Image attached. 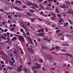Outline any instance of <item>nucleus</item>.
<instances>
[{"label": "nucleus", "mask_w": 73, "mask_h": 73, "mask_svg": "<svg viewBox=\"0 0 73 73\" xmlns=\"http://www.w3.org/2000/svg\"><path fill=\"white\" fill-rule=\"evenodd\" d=\"M26 7H27V6H23V8H26Z\"/></svg>", "instance_id": "59"}, {"label": "nucleus", "mask_w": 73, "mask_h": 73, "mask_svg": "<svg viewBox=\"0 0 73 73\" xmlns=\"http://www.w3.org/2000/svg\"><path fill=\"white\" fill-rule=\"evenodd\" d=\"M61 39L62 40H64V36L62 37Z\"/></svg>", "instance_id": "55"}, {"label": "nucleus", "mask_w": 73, "mask_h": 73, "mask_svg": "<svg viewBox=\"0 0 73 73\" xmlns=\"http://www.w3.org/2000/svg\"><path fill=\"white\" fill-rule=\"evenodd\" d=\"M18 3L19 4H21L22 3H21V1L20 0L18 1Z\"/></svg>", "instance_id": "36"}, {"label": "nucleus", "mask_w": 73, "mask_h": 73, "mask_svg": "<svg viewBox=\"0 0 73 73\" xmlns=\"http://www.w3.org/2000/svg\"><path fill=\"white\" fill-rule=\"evenodd\" d=\"M35 69H36V66L33 67L32 68V70H35Z\"/></svg>", "instance_id": "25"}, {"label": "nucleus", "mask_w": 73, "mask_h": 73, "mask_svg": "<svg viewBox=\"0 0 73 73\" xmlns=\"http://www.w3.org/2000/svg\"><path fill=\"white\" fill-rule=\"evenodd\" d=\"M11 66H12V65H13L14 63L13 62H9Z\"/></svg>", "instance_id": "21"}, {"label": "nucleus", "mask_w": 73, "mask_h": 73, "mask_svg": "<svg viewBox=\"0 0 73 73\" xmlns=\"http://www.w3.org/2000/svg\"><path fill=\"white\" fill-rule=\"evenodd\" d=\"M22 70V66H20V68L18 67L17 70V72H21Z\"/></svg>", "instance_id": "3"}, {"label": "nucleus", "mask_w": 73, "mask_h": 73, "mask_svg": "<svg viewBox=\"0 0 73 73\" xmlns=\"http://www.w3.org/2000/svg\"><path fill=\"white\" fill-rule=\"evenodd\" d=\"M30 42L31 44H32V45H33V42L32 41V40H31L30 41Z\"/></svg>", "instance_id": "39"}, {"label": "nucleus", "mask_w": 73, "mask_h": 73, "mask_svg": "<svg viewBox=\"0 0 73 73\" xmlns=\"http://www.w3.org/2000/svg\"><path fill=\"white\" fill-rule=\"evenodd\" d=\"M60 31V30H57L56 32V33H58V32H59Z\"/></svg>", "instance_id": "42"}, {"label": "nucleus", "mask_w": 73, "mask_h": 73, "mask_svg": "<svg viewBox=\"0 0 73 73\" xmlns=\"http://www.w3.org/2000/svg\"><path fill=\"white\" fill-rule=\"evenodd\" d=\"M3 13L6 14V15H9V14L8 13H5V12H3Z\"/></svg>", "instance_id": "44"}, {"label": "nucleus", "mask_w": 73, "mask_h": 73, "mask_svg": "<svg viewBox=\"0 0 73 73\" xmlns=\"http://www.w3.org/2000/svg\"><path fill=\"white\" fill-rule=\"evenodd\" d=\"M17 40V39L16 38V37L15 36L14 37H13L12 39V41H14V40Z\"/></svg>", "instance_id": "15"}, {"label": "nucleus", "mask_w": 73, "mask_h": 73, "mask_svg": "<svg viewBox=\"0 0 73 73\" xmlns=\"http://www.w3.org/2000/svg\"><path fill=\"white\" fill-rule=\"evenodd\" d=\"M46 8L48 10H50V7H46Z\"/></svg>", "instance_id": "47"}, {"label": "nucleus", "mask_w": 73, "mask_h": 73, "mask_svg": "<svg viewBox=\"0 0 73 73\" xmlns=\"http://www.w3.org/2000/svg\"><path fill=\"white\" fill-rule=\"evenodd\" d=\"M8 41H6L5 42V43H8Z\"/></svg>", "instance_id": "63"}, {"label": "nucleus", "mask_w": 73, "mask_h": 73, "mask_svg": "<svg viewBox=\"0 0 73 73\" xmlns=\"http://www.w3.org/2000/svg\"><path fill=\"white\" fill-rule=\"evenodd\" d=\"M43 0H38V2H41V1H43Z\"/></svg>", "instance_id": "57"}, {"label": "nucleus", "mask_w": 73, "mask_h": 73, "mask_svg": "<svg viewBox=\"0 0 73 73\" xmlns=\"http://www.w3.org/2000/svg\"><path fill=\"white\" fill-rule=\"evenodd\" d=\"M38 32V33H40V32H41V30L40 29H38V30L37 31Z\"/></svg>", "instance_id": "45"}, {"label": "nucleus", "mask_w": 73, "mask_h": 73, "mask_svg": "<svg viewBox=\"0 0 73 73\" xmlns=\"http://www.w3.org/2000/svg\"><path fill=\"white\" fill-rule=\"evenodd\" d=\"M57 16L59 17H61V14H59L57 15Z\"/></svg>", "instance_id": "26"}, {"label": "nucleus", "mask_w": 73, "mask_h": 73, "mask_svg": "<svg viewBox=\"0 0 73 73\" xmlns=\"http://www.w3.org/2000/svg\"><path fill=\"white\" fill-rule=\"evenodd\" d=\"M45 49H46L47 50H48V49H49V48L47 46H45Z\"/></svg>", "instance_id": "33"}, {"label": "nucleus", "mask_w": 73, "mask_h": 73, "mask_svg": "<svg viewBox=\"0 0 73 73\" xmlns=\"http://www.w3.org/2000/svg\"><path fill=\"white\" fill-rule=\"evenodd\" d=\"M23 28L26 31V32H29V30L28 29H27V26L24 25L23 26Z\"/></svg>", "instance_id": "6"}, {"label": "nucleus", "mask_w": 73, "mask_h": 73, "mask_svg": "<svg viewBox=\"0 0 73 73\" xmlns=\"http://www.w3.org/2000/svg\"><path fill=\"white\" fill-rule=\"evenodd\" d=\"M50 14L51 15H53L54 16H55L56 15H55V13L53 12H52L50 13Z\"/></svg>", "instance_id": "17"}, {"label": "nucleus", "mask_w": 73, "mask_h": 73, "mask_svg": "<svg viewBox=\"0 0 73 73\" xmlns=\"http://www.w3.org/2000/svg\"><path fill=\"white\" fill-rule=\"evenodd\" d=\"M48 28H46V30H45V32H48Z\"/></svg>", "instance_id": "53"}, {"label": "nucleus", "mask_w": 73, "mask_h": 73, "mask_svg": "<svg viewBox=\"0 0 73 73\" xmlns=\"http://www.w3.org/2000/svg\"><path fill=\"white\" fill-rule=\"evenodd\" d=\"M17 11H22V10H21V9L19 8H17Z\"/></svg>", "instance_id": "37"}, {"label": "nucleus", "mask_w": 73, "mask_h": 73, "mask_svg": "<svg viewBox=\"0 0 73 73\" xmlns=\"http://www.w3.org/2000/svg\"><path fill=\"white\" fill-rule=\"evenodd\" d=\"M64 26L65 27H66L68 26V25H69V23H68V22H66V23H63Z\"/></svg>", "instance_id": "8"}, {"label": "nucleus", "mask_w": 73, "mask_h": 73, "mask_svg": "<svg viewBox=\"0 0 73 73\" xmlns=\"http://www.w3.org/2000/svg\"><path fill=\"white\" fill-rule=\"evenodd\" d=\"M33 5L34 7H36V8H38V6L37 5L35 4H33Z\"/></svg>", "instance_id": "16"}, {"label": "nucleus", "mask_w": 73, "mask_h": 73, "mask_svg": "<svg viewBox=\"0 0 73 73\" xmlns=\"http://www.w3.org/2000/svg\"><path fill=\"white\" fill-rule=\"evenodd\" d=\"M19 40L21 41V42L23 43V42H24V37L22 36H19Z\"/></svg>", "instance_id": "1"}, {"label": "nucleus", "mask_w": 73, "mask_h": 73, "mask_svg": "<svg viewBox=\"0 0 73 73\" xmlns=\"http://www.w3.org/2000/svg\"><path fill=\"white\" fill-rule=\"evenodd\" d=\"M30 19L31 20V22H32V23H33V21H34L35 20V18H30Z\"/></svg>", "instance_id": "18"}, {"label": "nucleus", "mask_w": 73, "mask_h": 73, "mask_svg": "<svg viewBox=\"0 0 73 73\" xmlns=\"http://www.w3.org/2000/svg\"><path fill=\"white\" fill-rule=\"evenodd\" d=\"M65 55H66V56H68L71 57H72V55L69 54L68 53H65Z\"/></svg>", "instance_id": "14"}, {"label": "nucleus", "mask_w": 73, "mask_h": 73, "mask_svg": "<svg viewBox=\"0 0 73 73\" xmlns=\"http://www.w3.org/2000/svg\"><path fill=\"white\" fill-rule=\"evenodd\" d=\"M51 19L52 20H56V15L55 16H54L53 17H52L51 18Z\"/></svg>", "instance_id": "11"}, {"label": "nucleus", "mask_w": 73, "mask_h": 73, "mask_svg": "<svg viewBox=\"0 0 73 73\" xmlns=\"http://www.w3.org/2000/svg\"><path fill=\"white\" fill-rule=\"evenodd\" d=\"M40 31L41 32H44V30H43L42 29H40Z\"/></svg>", "instance_id": "51"}, {"label": "nucleus", "mask_w": 73, "mask_h": 73, "mask_svg": "<svg viewBox=\"0 0 73 73\" xmlns=\"http://www.w3.org/2000/svg\"><path fill=\"white\" fill-rule=\"evenodd\" d=\"M42 70H45V68L44 67H43L42 68Z\"/></svg>", "instance_id": "58"}, {"label": "nucleus", "mask_w": 73, "mask_h": 73, "mask_svg": "<svg viewBox=\"0 0 73 73\" xmlns=\"http://www.w3.org/2000/svg\"><path fill=\"white\" fill-rule=\"evenodd\" d=\"M43 12L42 11H41L40 13V14L41 15H42V16H43L44 15L43 14Z\"/></svg>", "instance_id": "28"}, {"label": "nucleus", "mask_w": 73, "mask_h": 73, "mask_svg": "<svg viewBox=\"0 0 73 73\" xmlns=\"http://www.w3.org/2000/svg\"><path fill=\"white\" fill-rule=\"evenodd\" d=\"M28 51L30 52L31 53H33L34 52L33 50L31 48H29L28 49Z\"/></svg>", "instance_id": "5"}, {"label": "nucleus", "mask_w": 73, "mask_h": 73, "mask_svg": "<svg viewBox=\"0 0 73 73\" xmlns=\"http://www.w3.org/2000/svg\"><path fill=\"white\" fill-rule=\"evenodd\" d=\"M51 70H54L55 68H54L52 67L51 68Z\"/></svg>", "instance_id": "48"}, {"label": "nucleus", "mask_w": 73, "mask_h": 73, "mask_svg": "<svg viewBox=\"0 0 73 73\" xmlns=\"http://www.w3.org/2000/svg\"><path fill=\"white\" fill-rule=\"evenodd\" d=\"M7 31V29H6L4 31V32H6Z\"/></svg>", "instance_id": "54"}, {"label": "nucleus", "mask_w": 73, "mask_h": 73, "mask_svg": "<svg viewBox=\"0 0 73 73\" xmlns=\"http://www.w3.org/2000/svg\"><path fill=\"white\" fill-rule=\"evenodd\" d=\"M8 68L9 69H10V70H12V69H13V68L11 67H8Z\"/></svg>", "instance_id": "27"}, {"label": "nucleus", "mask_w": 73, "mask_h": 73, "mask_svg": "<svg viewBox=\"0 0 73 73\" xmlns=\"http://www.w3.org/2000/svg\"><path fill=\"white\" fill-rule=\"evenodd\" d=\"M20 50L21 53L22 54H24V53L23 52V50H22V49L21 48H20Z\"/></svg>", "instance_id": "20"}, {"label": "nucleus", "mask_w": 73, "mask_h": 73, "mask_svg": "<svg viewBox=\"0 0 73 73\" xmlns=\"http://www.w3.org/2000/svg\"><path fill=\"white\" fill-rule=\"evenodd\" d=\"M9 58L8 56L7 55L5 56H3V59H7V60Z\"/></svg>", "instance_id": "9"}, {"label": "nucleus", "mask_w": 73, "mask_h": 73, "mask_svg": "<svg viewBox=\"0 0 73 73\" xmlns=\"http://www.w3.org/2000/svg\"><path fill=\"white\" fill-rule=\"evenodd\" d=\"M52 50H54V49H55V48H54V47H53V48H52Z\"/></svg>", "instance_id": "64"}, {"label": "nucleus", "mask_w": 73, "mask_h": 73, "mask_svg": "<svg viewBox=\"0 0 73 73\" xmlns=\"http://www.w3.org/2000/svg\"><path fill=\"white\" fill-rule=\"evenodd\" d=\"M46 57H47L49 60H51L52 59V57L50 56V54H46Z\"/></svg>", "instance_id": "4"}, {"label": "nucleus", "mask_w": 73, "mask_h": 73, "mask_svg": "<svg viewBox=\"0 0 73 73\" xmlns=\"http://www.w3.org/2000/svg\"><path fill=\"white\" fill-rule=\"evenodd\" d=\"M35 67L36 68H37V69H40V68H41V66H40V65L38 64V63H36Z\"/></svg>", "instance_id": "7"}, {"label": "nucleus", "mask_w": 73, "mask_h": 73, "mask_svg": "<svg viewBox=\"0 0 73 73\" xmlns=\"http://www.w3.org/2000/svg\"><path fill=\"white\" fill-rule=\"evenodd\" d=\"M27 4L28 5H31L32 4V2H31L30 1H29L28 2H27Z\"/></svg>", "instance_id": "12"}, {"label": "nucleus", "mask_w": 73, "mask_h": 73, "mask_svg": "<svg viewBox=\"0 0 73 73\" xmlns=\"http://www.w3.org/2000/svg\"><path fill=\"white\" fill-rule=\"evenodd\" d=\"M73 11H70V14H72V12Z\"/></svg>", "instance_id": "62"}, {"label": "nucleus", "mask_w": 73, "mask_h": 73, "mask_svg": "<svg viewBox=\"0 0 73 73\" xmlns=\"http://www.w3.org/2000/svg\"><path fill=\"white\" fill-rule=\"evenodd\" d=\"M37 35L38 36H43V33H39L37 34Z\"/></svg>", "instance_id": "10"}, {"label": "nucleus", "mask_w": 73, "mask_h": 73, "mask_svg": "<svg viewBox=\"0 0 73 73\" xmlns=\"http://www.w3.org/2000/svg\"><path fill=\"white\" fill-rule=\"evenodd\" d=\"M29 11L31 12H35V11L33 10H30Z\"/></svg>", "instance_id": "31"}, {"label": "nucleus", "mask_w": 73, "mask_h": 73, "mask_svg": "<svg viewBox=\"0 0 73 73\" xmlns=\"http://www.w3.org/2000/svg\"><path fill=\"white\" fill-rule=\"evenodd\" d=\"M44 40L47 41V40H48V38H43Z\"/></svg>", "instance_id": "22"}, {"label": "nucleus", "mask_w": 73, "mask_h": 73, "mask_svg": "<svg viewBox=\"0 0 73 73\" xmlns=\"http://www.w3.org/2000/svg\"><path fill=\"white\" fill-rule=\"evenodd\" d=\"M62 36V34H58V36Z\"/></svg>", "instance_id": "52"}, {"label": "nucleus", "mask_w": 73, "mask_h": 73, "mask_svg": "<svg viewBox=\"0 0 73 73\" xmlns=\"http://www.w3.org/2000/svg\"><path fill=\"white\" fill-rule=\"evenodd\" d=\"M11 31H13V30H14V28L13 27V28H11Z\"/></svg>", "instance_id": "46"}, {"label": "nucleus", "mask_w": 73, "mask_h": 73, "mask_svg": "<svg viewBox=\"0 0 73 73\" xmlns=\"http://www.w3.org/2000/svg\"><path fill=\"white\" fill-rule=\"evenodd\" d=\"M69 3V1H66V4H68V3Z\"/></svg>", "instance_id": "56"}, {"label": "nucleus", "mask_w": 73, "mask_h": 73, "mask_svg": "<svg viewBox=\"0 0 73 73\" xmlns=\"http://www.w3.org/2000/svg\"><path fill=\"white\" fill-rule=\"evenodd\" d=\"M7 40H8V41H9V37L8 36L7 37Z\"/></svg>", "instance_id": "60"}, {"label": "nucleus", "mask_w": 73, "mask_h": 73, "mask_svg": "<svg viewBox=\"0 0 73 73\" xmlns=\"http://www.w3.org/2000/svg\"><path fill=\"white\" fill-rule=\"evenodd\" d=\"M62 14L63 16H66V14H65V13H62Z\"/></svg>", "instance_id": "50"}, {"label": "nucleus", "mask_w": 73, "mask_h": 73, "mask_svg": "<svg viewBox=\"0 0 73 73\" xmlns=\"http://www.w3.org/2000/svg\"><path fill=\"white\" fill-rule=\"evenodd\" d=\"M68 21L69 22V23H70V24H71V25L72 24L73 22L72 21H70V20L68 19Z\"/></svg>", "instance_id": "19"}, {"label": "nucleus", "mask_w": 73, "mask_h": 73, "mask_svg": "<svg viewBox=\"0 0 73 73\" xmlns=\"http://www.w3.org/2000/svg\"><path fill=\"white\" fill-rule=\"evenodd\" d=\"M27 15H28V16H30V17H31V14H30V13H27Z\"/></svg>", "instance_id": "30"}, {"label": "nucleus", "mask_w": 73, "mask_h": 73, "mask_svg": "<svg viewBox=\"0 0 73 73\" xmlns=\"http://www.w3.org/2000/svg\"><path fill=\"white\" fill-rule=\"evenodd\" d=\"M43 16H44V17H48V15L45 14L44 15H43Z\"/></svg>", "instance_id": "49"}, {"label": "nucleus", "mask_w": 73, "mask_h": 73, "mask_svg": "<svg viewBox=\"0 0 73 73\" xmlns=\"http://www.w3.org/2000/svg\"><path fill=\"white\" fill-rule=\"evenodd\" d=\"M55 48H56V49H59V46H55Z\"/></svg>", "instance_id": "41"}, {"label": "nucleus", "mask_w": 73, "mask_h": 73, "mask_svg": "<svg viewBox=\"0 0 73 73\" xmlns=\"http://www.w3.org/2000/svg\"><path fill=\"white\" fill-rule=\"evenodd\" d=\"M25 71V72H26V73H28V70H27V69L25 68L24 69Z\"/></svg>", "instance_id": "35"}, {"label": "nucleus", "mask_w": 73, "mask_h": 73, "mask_svg": "<svg viewBox=\"0 0 73 73\" xmlns=\"http://www.w3.org/2000/svg\"><path fill=\"white\" fill-rule=\"evenodd\" d=\"M5 37V36L3 35L1 36H0V38H3V39Z\"/></svg>", "instance_id": "32"}, {"label": "nucleus", "mask_w": 73, "mask_h": 73, "mask_svg": "<svg viewBox=\"0 0 73 73\" xmlns=\"http://www.w3.org/2000/svg\"><path fill=\"white\" fill-rule=\"evenodd\" d=\"M39 61L40 62H42L43 61V60H42L41 59H40L39 60Z\"/></svg>", "instance_id": "38"}, {"label": "nucleus", "mask_w": 73, "mask_h": 73, "mask_svg": "<svg viewBox=\"0 0 73 73\" xmlns=\"http://www.w3.org/2000/svg\"><path fill=\"white\" fill-rule=\"evenodd\" d=\"M39 6L40 7V8H43V6L41 4H39Z\"/></svg>", "instance_id": "29"}, {"label": "nucleus", "mask_w": 73, "mask_h": 73, "mask_svg": "<svg viewBox=\"0 0 73 73\" xmlns=\"http://www.w3.org/2000/svg\"><path fill=\"white\" fill-rule=\"evenodd\" d=\"M20 31L21 32H22V33L24 32V30H23V29H21Z\"/></svg>", "instance_id": "24"}, {"label": "nucleus", "mask_w": 73, "mask_h": 73, "mask_svg": "<svg viewBox=\"0 0 73 73\" xmlns=\"http://www.w3.org/2000/svg\"><path fill=\"white\" fill-rule=\"evenodd\" d=\"M48 1L49 2H53V0H48Z\"/></svg>", "instance_id": "43"}, {"label": "nucleus", "mask_w": 73, "mask_h": 73, "mask_svg": "<svg viewBox=\"0 0 73 73\" xmlns=\"http://www.w3.org/2000/svg\"><path fill=\"white\" fill-rule=\"evenodd\" d=\"M27 35H28V36H30V34L29 32H27L26 33Z\"/></svg>", "instance_id": "40"}, {"label": "nucleus", "mask_w": 73, "mask_h": 73, "mask_svg": "<svg viewBox=\"0 0 73 73\" xmlns=\"http://www.w3.org/2000/svg\"><path fill=\"white\" fill-rule=\"evenodd\" d=\"M56 11V13H60L59 12V11H58V10L57 9H55Z\"/></svg>", "instance_id": "23"}, {"label": "nucleus", "mask_w": 73, "mask_h": 73, "mask_svg": "<svg viewBox=\"0 0 73 73\" xmlns=\"http://www.w3.org/2000/svg\"><path fill=\"white\" fill-rule=\"evenodd\" d=\"M13 52L15 54L16 57L17 58L19 57L18 53H17V50L15 49L13 51Z\"/></svg>", "instance_id": "2"}, {"label": "nucleus", "mask_w": 73, "mask_h": 73, "mask_svg": "<svg viewBox=\"0 0 73 73\" xmlns=\"http://www.w3.org/2000/svg\"><path fill=\"white\" fill-rule=\"evenodd\" d=\"M23 35L24 36V37H25V38H26V37H27V35H26V34L25 33V32L24 31V32H23Z\"/></svg>", "instance_id": "13"}, {"label": "nucleus", "mask_w": 73, "mask_h": 73, "mask_svg": "<svg viewBox=\"0 0 73 73\" xmlns=\"http://www.w3.org/2000/svg\"><path fill=\"white\" fill-rule=\"evenodd\" d=\"M34 60L35 61H37V60H38V59L37 58H34Z\"/></svg>", "instance_id": "34"}, {"label": "nucleus", "mask_w": 73, "mask_h": 73, "mask_svg": "<svg viewBox=\"0 0 73 73\" xmlns=\"http://www.w3.org/2000/svg\"><path fill=\"white\" fill-rule=\"evenodd\" d=\"M42 49H45V47H44V46H42Z\"/></svg>", "instance_id": "61"}]
</instances>
